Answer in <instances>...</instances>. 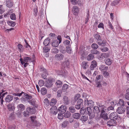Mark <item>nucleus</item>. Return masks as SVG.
<instances>
[{
	"label": "nucleus",
	"instance_id": "f257e3e1",
	"mask_svg": "<svg viewBox=\"0 0 129 129\" xmlns=\"http://www.w3.org/2000/svg\"><path fill=\"white\" fill-rule=\"evenodd\" d=\"M32 97H22L21 100L22 102H28L31 105L34 106L36 108H37L38 106L36 104V101L34 99H31Z\"/></svg>",
	"mask_w": 129,
	"mask_h": 129
},
{
	"label": "nucleus",
	"instance_id": "f03ea898",
	"mask_svg": "<svg viewBox=\"0 0 129 129\" xmlns=\"http://www.w3.org/2000/svg\"><path fill=\"white\" fill-rule=\"evenodd\" d=\"M54 82V80L53 79H50L47 81L45 83V86L47 88H50L52 86L53 83Z\"/></svg>",
	"mask_w": 129,
	"mask_h": 129
},
{
	"label": "nucleus",
	"instance_id": "7ed1b4c3",
	"mask_svg": "<svg viewBox=\"0 0 129 129\" xmlns=\"http://www.w3.org/2000/svg\"><path fill=\"white\" fill-rule=\"evenodd\" d=\"M67 107L64 105H61L58 108L59 112L61 114H64L66 111Z\"/></svg>",
	"mask_w": 129,
	"mask_h": 129
},
{
	"label": "nucleus",
	"instance_id": "20e7f679",
	"mask_svg": "<svg viewBox=\"0 0 129 129\" xmlns=\"http://www.w3.org/2000/svg\"><path fill=\"white\" fill-rule=\"evenodd\" d=\"M118 117V115L116 112L111 113L109 115V118L110 119H113L116 120Z\"/></svg>",
	"mask_w": 129,
	"mask_h": 129
},
{
	"label": "nucleus",
	"instance_id": "39448f33",
	"mask_svg": "<svg viewBox=\"0 0 129 129\" xmlns=\"http://www.w3.org/2000/svg\"><path fill=\"white\" fill-rule=\"evenodd\" d=\"M87 110L88 112V114L90 116V118L92 119L95 116V114L92 112L91 108L90 107H87Z\"/></svg>",
	"mask_w": 129,
	"mask_h": 129
},
{
	"label": "nucleus",
	"instance_id": "423d86ee",
	"mask_svg": "<svg viewBox=\"0 0 129 129\" xmlns=\"http://www.w3.org/2000/svg\"><path fill=\"white\" fill-rule=\"evenodd\" d=\"M116 123V120L112 119H110V120L108 121L107 123V125L109 126V127L115 125Z\"/></svg>",
	"mask_w": 129,
	"mask_h": 129
},
{
	"label": "nucleus",
	"instance_id": "0eeeda50",
	"mask_svg": "<svg viewBox=\"0 0 129 129\" xmlns=\"http://www.w3.org/2000/svg\"><path fill=\"white\" fill-rule=\"evenodd\" d=\"M64 57V56L62 54L59 53L55 55V58L56 60L60 61L63 60Z\"/></svg>",
	"mask_w": 129,
	"mask_h": 129
},
{
	"label": "nucleus",
	"instance_id": "6e6552de",
	"mask_svg": "<svg viewBox=\"0 0 129 129\" xmlns=\"http://www.w3.org/2000/svg\"><path fill=\"white\" fill-rule=\"evenodd\" d=\"M125 109L122 107H119L117 109V112L119 114L123 113L125 111Z\"/></svg>",
	"mask_w": 129,
	"mask_h": 129
},
{
	"label": "nucleus",
	"instance_id": "1a4fd4ad",
	"mask_svg": "<svg viewBox=\"0 0 129 129\" xmlns=\"http://www.w3.org/2000/svg\"><path fill=\"white\" fill-rule=\"evenodd\" d=\"M41 70L42 71H43L44 73L41 76L42 78L44 79H46L47 77V71L46 69L44 68H41Z\"/></svg>",
	"mask_w": 129,
	"mask_h": 129
},
{
	"label": "nucleus",
	"instance_id": "9d476101",
	"mask_svg": "<svg viewBox=\"0 0 129 129\" xmlns=\"http://www.w3.org/2000/svg\"><path fill=\"white\" fill-rule=\"evenodd\" d=\"M23 94V95H22L23 96H23H24V97L26 96V97H30L29 95H28L26 93H24V92H22L21 93H14L13 94V95L14 96H20L21 95H22V94Z\"/></svg>",
	"mask_w": 129,
	"mask_h": 129
},
{
	"label": "nucleus",
	"instance_id": "9b49d317",
	"mask_svg": "<svg viewBox=\"0 0 129 129\" xmlns=\"http://www.w3.org/2000/svg\"><path fill=\"white\" fill-rule=\"evenodd\" d=\"M97 63L95 60H93L91 62V64L90 66V69L91 70H93L94 68H95L97 66Z\"/></svg>",
	"mask_w": 129,
	"mask_h": 129
},
{
	"label": "nucleus",
	"instance_id": "f8f14e48",
	"mask_svg": "<svg viewBox=\"0 0 129 129\" xmlns=\"http://www.w3.org/2000/svg\"><path fill=\"white\" fill-rule=\"evenodd\" d=\"M73 8V10H72V11L74 13V14L75 15H77L79 11L78 7L76 6H74Z\"/></svg>",
	"mask_w": 129,
	"mask_h": 129
},
{
	"label": "nucleus",
	"instance_id": "ddd939ff",
	"mask_svg": "<svg viewBox=\"0 0 129 129\" xmlns=\"http://www.w3.org/2000/svg\"><path fill=\"white\" fill-rule=\"evenodd\" d=\"M7 108L10 111L14 110L15 109V107L13 104H9L7 105Z\"/></svg>",
	"mask_w": 129,
	"mask_h": 129
},
{
	"label": "nucleus",
	"instance_id": "4468645a",
	"mask_svg": "<svg viewBox=\"0 0 129 129\" xmlns=\"http://www.w3.org/2000/svg\"><path fill=\"white\" fill-rule=\"evenodd\" d=\"M97 43L100 46H105L106 45V43L104 41H103L101 39L97 41Z\"/></svg>",
	"mask_w": 129,
	"mask_h": 129
},
{
	"label": "nucleus",
	"instance_id": "2eb2a0df",
	"mask_svg": "<svg viewBox=\"0 0 129 129\" xmlns=\"http://www.w3.org/2000/svg\"><path fill=\"white\" fill-rule=\"evenodd\" d=\"M99 107L97 106H95L93 108V111L94 112L96 113H98L100 111L101 107V106H99Z\"/></svg>",
	"mask_w": 129,
	"mask_h": 129
},
{
	"label": "nucleus",
	"instance_id": "dca6fc26",
	"mask_svg": "<svg viewBox=\"0 0 129 129\" xmlns=\"http://www.w3.org/2000/svg\"><path fill=\"white\" fill-rule=\"evenodd\" d=\"M58 110L55 107H52L50 110V112L51 114L56 115L57 113Z\"/></svg>",
	"mask_w": 129,
	"mask_h": 129
},
{
	"label": "nucleus",
	"instance_id": "f3484780",
	"mask_svg": "<svg viewBox=\"0 0 129 129\" xmlns=\"http://www.w3.org/2000/svg\"><path fill=\"white\" fill-rule=\"evenodd\" d=\"M81 116V115L79 113H75L72 115V117L74 119H78Z\"/></svg>",
	"mask_w": 129,
	"mask_h": 129
},
{
	"label": "nucleus",
	"instance_id": "a211bd4d",
	"mask_svg": "<svg viewBox=\"0 0 129 129\" xmlns=\"http://www.w3.org/2000/svg\"><path fill=\"white\" fill-rule=\"evenodd\" d=\"M81 65L83 68L85 69H86L88 66V62L86 61H83Z\"/></svg>",
	"mask_w": 129,
	"mask_h": 129
},
{
	"label": "nucleus",
	"instance_id": "6ab92c4d",
	"mask_svg": "<svg viewBox=\"0 0 129 129\" xmlns=\"http://www.w3.org/2000/svg\"><path fill=\"white\" fill-rule=\"evenodd\" d=\"M36 118V116H31L30 117L31 119L35 126L37 125V121L35 120Z\"/></svg>",
	"mask_w": 129,
	"mask_h": 129
},
{
	"label": "nucleus",
	"instance_id": "aec40b11",
	"mask_svg": "<svg viewBox=\"0 0 129 129\" xmlns=\"http://www.w3.org/2000/svg\"><path fill=\"white\" fill-rule=\"evenodd\" d=\"M70 63L69 60L67 59L64 61L62 64V66H63L64 68L66 67L68 68V66H69Z\"/></svg>",
	"mask_w": 129,
	"mask_h": 129
},
{
	"label": "nucleus",
	"instance_id": "412c9836",
	"mask_svg": "<svg viewBox=\"0 0 129 129\" xmlns=\"http://www.w3.org/2000/svg\"><path fill=\"white\" fill-rule=\"evenodd\" d=\"M87 106L90 107H93L94 105V102L91 100H87Z\"/></svg>",
	"mask_w": 129,
	"mask_h": 129
},
{
	"label": "nucleus",
	"instance_id": "4be33fe9",
	"mask_svg": "<svg viewBox=\"0 0 129 129\" xmlns=\"http://www.w3.org/2000/svg\"><path fill=\"white\" fill-rule=\"evenodd\" d=\"M27 110L31 114H34L36 112L35 109L34 108H27Z\"/></svg>",
	"mask_w": 129,
	"mask_h": 129
},
{
	"label": "nucleus",
	"instance_id": "5701e85b",
	"mask_svg": "<svg viewBox=\"0 0 129 129\" xmlns=\"http://www.w3.org/2000/svg\"><path fill=\"white\" fill-rule=\"evenodd\" d=\"M6 2L7 5L9 8L13 6V3L11 0H6Z\"/></svg>",
	"mask_w": 129,
	"mask_h": 129
},
{
	"label": "nucleus",
	"instance_id": "b1692460",
	"mask_svg": "<svg viewBox=\"0 0 129 129\" xmlns=\"http://www.w3.org/2000/svg\"><path fill=\"white\" fill-rule=\"evenodd\" d=\"M59 44H60V43H58V41L56 40L52 42V45L53 47H57Z\"/></svg>",
	"mask_w": 129,
	"mask_h": 129
},
{
	"label": "nucleus",
	"instance_id": "393cba45",
	"mask_svg": "<svg viewBox=\"0 0 129 129\" xmlns=\"http://www.w3.org/2000/svg\"><path fill=\"white\" fill-rule=\"evenodd\" d=\"M69 124V122L68 121L65 120L62 123L61 126L62 127H67Z\"/></svg>",
	"mask_w": 129,
	"mask_h": 129
},
{
	"label": "nucleus",
	"instance_id": "a878e982",
	"mask_svg": "<svg viewBox=\"0 0 129 129\" xmlns=\"http://www.w3.org/2000/svg\"><path fill=\"white\" fill-rule=\"evenodd\" d=\"M75 108V107L73 106L70 107L69 108V112L72 113L75 112L76 111V110Z\"/></svg>",
	"mask_w": 129,
	"mask_h": 129
},
{
	"label": "nucleus",
	"instance_id": "bb28decb",
	"mask_svg": "<svg viewBox=\"0 0 129 129\" xmlns=\"http://www.w3.org/2000/svg\"><path fill=\"white\" fill-rule=\"evenodd\" d=\"M62 83V82L59 80H57L55 83V85L57 87L61 86Z\"/></svg>",
	"mask_w": 129,
	"mask_h": 129
},
{
	"label": "nucleus",
	"instance_id": "cd10ccee",
	"mask_svg": "<svg viewBox=\"0 0 129 129\" xmlns=\"http://www.w3.org/2000/svg\"><path fill=\"white\" fill-rule=\"evenodd\" d=\"M19 51L20 52H22L24 49L23 46L21 44H19L17 45Z\"/></svg>",
	"mask_w": 129,
	"mask_h": 129
},
{
	"label": "nucleus",
	"instance_id": "c85d7f7f",
	"mask_svg": "<svg viewBox=\"0 0 129 129\" xmlns=\"http://www.w3.org/2000/svg\"><path fill=\"white\" fill-rule=\"evenodd\" d=\"M104 61L106 64L108 65H111L112 63V61L110 58H106Z\"/></svg>",
	"mask_w": 129,
	"mask_h": 129
},
{
	"label": "nucleus",
	"instance_id": "c756f323",
	"mask_svg": "<svg viewBox=\"0 0 129 129\" xmlns=\"http://www.w3.org/2000/svg\"><path fill=\"white\" fill-rule=\"evenodd\" d=\"M50 39L48 38L47 39H45L43 43V44L45 46H48V44H49L50 41Z\"/></svg>",
	"mask_w": 129,
	"mask_h": 129
},
{
	"label": "nucleus",
	"instance_id": "7c9ffc66",
	"mask_svg": "<svg viewBox=\"0 0 129 129\" xmlns=\"http://www.w3.org/2000/svg\"><path fill=\"white\" fill-rule=\"evenodd\" d=\"M101 117L105 120H107L109 118L107 113H104L101 114Z\"/></svg>",
	"mask_w": 129,
	"mask_h": 129
},
{
	"label": "nucleus",
	"instance_id": "2f4dec72",
	"mask_svg": "<svg viewBox=\"0 0 129 129\" xmlns=\"http://www.w3.org/2000/svg\"><path fill=\"white\" fill-rule=\"evenodd\" d=\"M57 102V101L56 99L53 98L51 100L50 103V105L51 106H54Z\"/></svg>",
	"mask_w": 129,
	"mask_h": 129
},
{
	"label": "nucleus",
	"instance_id": "473e14b6",
	"mask_svg": "<svg viewBox=\"0 0 129 129\" xmlns=\"http://www.w3.org/2000/svg\"><path fill=\"white\" fill-rule=\"evenodd\" d=\"M68 88V85L66 84H64L62 86V90L63 91H66Z\"/></svg>",
	"mask_w": 129,
	"mask_h": 129
},
{
	"label": "nucleus",
	"instance_id": "72a5a7b5",
	"mask_svg": "<svg viewBox=\"0 0 129 129\" xmlns=\"http://www.w3.org/2000/svg\"><path fill=\"white\" fill-rule=\"evenodd\" d=\"M90 17L89 13V10H88L87 11V14L86 16V18H85V23L87 24L88 21L89 19V18Z\"/></svg>",
	"mask_w": 129,
	"mask_h": 129
},
{
	"label": "nucleus",
	"instance_id": "f704fd0d",
	"mask_svg": "<svg viewBox=\"0 0 129 129\" xmlns=\"http://www.w3.org/2000/svg\"><path fill=\"white\" fill-rule=\"evenodd\" d=\"M19 110L21 111H23L25 109V106L23 104H20L18 106Z\"/></svg>",
	"mask_w": 129,
	"mask_h": 129
},
{
	"label": "nucleus",
	"instance_id": "c9c22d12",
	"mask_svg": "<svg viewBox=\"0 0 129 129\" xmlns=\"http://www.w3.org/2000/svg\"><path fill=\"white\" fill-rule=\"evenodd\" d=\"M88 119V117L87 116H82L81 117V120L82 122H85Z\"/></svg>",
	"mask_w": 129,
	"mask_h": 129
},
{
	"label": "nucleus",
	"instance_id": "e433bc0d",
	"mask_svg": "<svg viewBox=\"0 0 129 129\" xmlns=\"http://www.w3.org/2000/svg\"><path fill=\"white\" fill-rule=\"evenodd\" d=\"M94 57V56L91 54H90L87 57V59L90 61Z\"/></svg>",
	"mask_w": 129,
	"mask_h": 129
},
{
	"label": "nucleus",
	"instance_id": "4c0bfd02",
	"mask_svg": "<svg viewBox=\"0 0 129 129\" xmlns=\"http://www.w3.org/2000/svg\"><path fill=\"white\" fill-rule=\"evenodd\" d=\"M47 90L45 88H42L41 90V92L42 95H45L47 93Z\"/></svg>",
	"mask_w": 129,
	"mask_h": 129
},
{
	"label": "nucleus",
	"instance_id": "58836bf2",
	"mask_svg": "<svg viewBox=\"0 0 129 129\" xmlns=\"http://www.w3.org/2000/svg\"><path fill=\"white\" fill-rule=\"evenodd\" d=\"M7 23L8 24L12 27H14L15 25V23L13 21H7Z\"/></svg>",
	"mask_w": 129,
	"mask_h": 129
},
{
	"label": "nucleus",
	"instance_id": "ea45409f",
	"mask_svg": "<svg viewBox=\"0 0 129 129\" xmlns=\"http://www.w3.org/2000/svg\"><path fill=\"white\" fill-rule=\"evenodd\" d=\"M90 53L92 54H99L100 53L99 51H98L95 49H94L90 51Z\"/></svg>",
	"mask_w": 129,
	"mask_h": 129
},
{
	"label": "nucleus",
	"instance_id": "a19ab883",
	"mask_svg": "<svg viewBox=\"0 0 129 129\" xmlns=\"http://www.w3.org/2000/svg\"><path fill=\"white\" fill-rule=\"evenodd\" d=\"M97 40L101 39V37L98 34H94L93 36Z\"/></svg>",
	"mask_w": 129,
	"mask_h": 129
},
{
	"label": "nucleus",
	"instance_id": "79ce46f5",
	"mask_svg": "<svg viewBox=\"0 0 129 129\" xmlns=\"http://www.w3.org/2000/svg\"><path fill=\"white\" fill-rule=\"evenodd\" d=\"M43 50L44 52L46 53L50 51V49L48 46H45L43 47Z\"/></svg>",
	"mask_w": 129,
	"mask_h": 129
},
{
	"label": "nucleus",
	"instance_id": "37998d69",
	"mask_svg": "<svg viewBox=\"0 0 129 129\" xmlns=\"http://www.w3.org/2000/svg\"><path fill=\"white\" fill-rule=\"evenodd\" d=\"M63 103L65 104H69V101L68 97H63Z\"/></svg>",
	"mask_w": 129,
	"mask_h": 129
},
{
	"label": "nucleus",
	"instance_id": "c03bdc74",
	"mask_svg": "<svg viewBox=\"0 0 129 129\" xmlns=\"http://www.w3.org/2000/svg\"><path fill=\"white\" fill-rule=\"evenodd\" d=\"M5 91L3 90H2V92H0V97H4L6 95H7V94L8 92H7L4 93Z\"/></svg>",
	"mask_w": 129,
	"mask_h": 129
},
{
	"label": "nucleus",
	"instance_id": "a18cd8bd",
	"mask_svg": "<svg viewBox=\"0 0 129 129\" xmlns=\"http://www.w3.org/2000/svg\"><path fill=\"white\" fill-rule=\"evenodd\" d=\"M77 104H79L81 106H82L83 104V100L81 99H79L78 100L77 103Z\"/></svg>",
	"mask_w": 129,
	"mask_h": 129
},
{
	"label": "nucleus",
	"instance_id": "49530a36",
	"mask_svg": "<svg viewBox=\"0 0 129 129\" xmlns=\"http://www.w3.org/2000/svg\"><path fill=\"white\" fill-rule=\"evenodd\" d=\"M91 47L92 49H96L98 48L99 46L97 44L94 43L91 45Z\"/></svg>",
	"mask_w": 129,
	"mask_h": 129
},
{
	"label": "nucleus",
	"instance_id": "de8ad7c7",
	"mask_svg": "<svg viewBox=\"0 0 129 129\" xmlns=\"http://www.w3.org/2000/svg\"><path fill=\"white\" fill-rule=\"evenodd\" d=\"M124 102L123 100L121 99H120L119 102L118 104V105L122 106H124Z\"/></svg>",
	"mask_w": 129,
	"mask_h": 129
},
{
	"label": "nucleus",
	"instance_id": "09e8293b",
	"mask_svg": "<svg viewBox=\"0 0 129 129\" xmlns=\"http://www.w3.org/2000/svg\"><path fill=\"white\" fill-rule=\"evenodd\" d=\"M10 17L11 19L13 20H15L16 19V16L14 13H12L10 15Z\"/></svg>",
	"mask_w": 129,
	"mask_h": 129
},
{
	"label": "nucleus",
	"instance_id": "8fccbe9b",
	"mask_svg": "<svg viewBox=\"0 0 129 129\" xmlns=\"http://www.w3.org/2000/svg\"><path fill=\"white\" fill-rule=\"evenodd\" d=\"M101 112L102 114H103V113H105V112H106V109L104 108L103 106H102L101 107Z\"/></svg>",
	"mask_w": 129,
	"mask_h": 129
},
{
	"label": "nucleus",
	"instance_id": "3c124183",
	"mask_svg": "<svg viewBox=\"0 0 129 129\" xmlns=\"http://www.w3.org/2000/svg\"><path fill=\"white\" fill-rule=\"evenodd\" d=\"M96 84L95 86L96 87L100 88L102 87V85L100 81H96Z\"/></svg>",
	"mask_w": 129,
	"mask_h": 129
},
{
	"label": "nucleus",
	"instance_id": "603ef678",
	"mask_svg": "<svg viewBox=\"0 0 129 129\" xmlns=\"http://www.w3.org/2000/svg\"><path fill=\"white\" fill-rule=\"evenodd\" d=\"M71 115V114L69 112H67L64 114V116L65 118H68L70 117Z\"/></svg>",
	"mask_w": 129,
	"mask_h": 129
},
{
	"label": "nucleus",
	"instance_id": "864d4df0",
	"mask_svg": "<svg viewBox=\"0 0 129 129\" xmlns=\"http://www.w3.org/2000/svg\"><path fill=\"white\" fill-rule=\"evenodd\" d=\"M114 109V107L113 106H110L109 107L106 109V112H108L109 111L111 110H113Z\"/></svg>",
	"mask_w": 129,
	"mask_h": 129
},
{
	"label": "nucleus",
	"instance_id": "5fc2aeb1",
	"mask_svg": "<svg viewBox=\"0 0 129 129\" xmlns=\"http://www.w3.org/2000/svg\"><path fill=\"white\" fill-rule=\"evenodd\" d=\"M63 43L66 46H69L70 44V42L68 40H66L64 41Z\"/></svg>",
	"mask_w": 129,
	"mask_h": 129
},
{
	"label": "nucleus",
	"instance_id": "6e6d98bb",
	"mask_svg": "<svg viewBox=\"0 0 129 129\" xmlns=\"http://www.w3.org/2000/svg\"><path fill=\"white\" fill-rule=\"evenodd\" d=\"M31 58L29 57H25L23 58V61L24 62H28V60H31Z\"/></svg>",
	"mask_w": 129,
	"mask_h": 129
},
{
	"label": "nucleus",
	"instance_id": "4d7b16f0",
	"mask_svg": "<svg viewBox=\"0 0 129 129\" xmlns=\"http://www.w3.org/2000/svg\"><path fill=\"white\" fill-rule=\"evenodd\" d=\"M66 52L70 54L71 51V49L70 47H66Z\"/></svg>",
	"mask_w": 129,
	"mask_h": 129
},
{
	"label": "nucleus",
	"instance_id": "13d9d810",
	"mask_svg": "<svg viewBox=\"0 0 129 129\" xmlns=\"http://www.w3.org/2000/svg\"><path fill=\"white\" fill-rule=\"evenodd\" d=\"M29 113V112L26 110V111H25L23 112L24 116L25 117H27L28 116Z\"/></svg>",
	"mask_w": 129,
	"mask_h": 129
},
{
	"label": "nucleus",
	"instance_id": "bf43d9fd",
	"mask_svg": "<svg viewBox=\"0 0 129 129\" xmlns=\"http://www.w3.org/2000/svg\"><path fill=\"white\" fill-rule=\"evenodd\" d=\"M62 93V91L61 90H58L57 92V95L58 97H60Z\"/></svg>",
	"mask_w": 129,
	"mask_h": 129
},
{
	"label": "nucleus",
	"instance_id": "052dcab7",
	"mask_svg": "<svg viewBox=\"0 0 129 129\" xmlns=\"http://www.w3.org/2000/svg\"><path fill=\"white\" fill-rule=\"evenodd\" d=\"M103 78V76L102 75H98L96 76V81H98V80L100 79H102Z\"/></svg>",
	"mask_w": 129,
	"mask_h": 129
},
{
	"label": "nucleus",
	"instance_id": "680f3d73",
	"mask_svg": "<svg viewBox=\"0 0 129 129\" xmlns=\"http://www.w3.org/2000/svg\"><path fill=\"white\" fill-rule=\"evenodd\" d=\"M59 50L56 48H53L52 50V53L54 54H56L58 52Z\"/></svg>",
	"mask_w": 129,
	"mask_h": 129
},
{
	"label": "nucleus",
	"instance_id": "e2e57ef3",
	"mask_svg": "<svg viewBox=\"0 0 129 129\" xmlns=\"http://www.w3.org/2000/svg\"><path fill=\"white\" fill-rule=\"evenodd\" d=\"M44 84V82L43 80H40L39 82V84L40 86H42Z\"/></svg>",
	"mask_w": 129,
	"mask_h": 129
},
{
	"label": "nucleus",
	"instance_id": "0e129e2a",
	"mask_svg": "<svg viewBox=\"0 0 129 129\" xmlns=\"http://www.w3.org/2000/svg\"><path fill=\"white\" fill-rule=\"evenodd\" d=\"M12 97H6L5 99L7 102H9L12 100Z\"/></svg>",
	"mask_w": 129,
	"mask_h": 129
},
{
	"label": "nucleus",
	"instance_id": "69168bd1",
	"mask_svg": "<svg viewBox=\"0 0 129 129\" xmlns=\"http://www.w3.org/2000/svg\"><path fill=\"white\" fill-rule=\"evenodd\" d=\"M98 27L99 28H102L103 29H104V24L102 23H100L98 25Z\"/></svg>",
	"mask_w": 129,
	"mask_h": 129
},
{
	"label": "nucleus",
	"instance_id": "338daca9",
	"mask_svg": "<svg viewBox=\"0 0 129 129\" xmlns=\"http://www.w3.org/2000/svg\"><path fill=\"white\" fill-rule=\"evenodd\" d=\"M101 49L103 52H105L108 50V49L106 47H104L102 48H101Z\"/></svg>",
	"mask_w": 129,
	"mask_h": 129
},
{
	"label": "nucleus",
	"instance_id": "774afa93",
	"mask_svg": "<svg viewBox=\"0 0 129 129\" xmlns=\"http://www.w3.org/2000/svg\"><path fill=\"white\" fill-rule=\"evenodd\" d=\"M127 93L125 94V97H129V88L126 90Z\"/></svg>",
	"mask_w": 129,
	"mask_h": 129
}]
</instances>
